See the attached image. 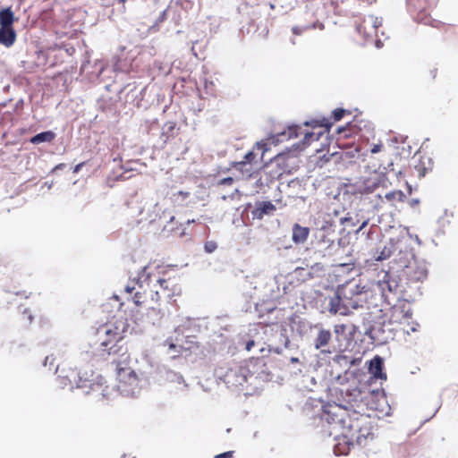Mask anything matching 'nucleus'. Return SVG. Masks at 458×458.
<instances>
[{"label":"nucleus","instance_id":"obj_1","mask_svg":"<svg viewBox=\"0 0 458 458\" xmlns=\"http://www.w3.org/2000/svg\"><path fill=\"white\" fill-rule=\"evenodd\" d=\"M323 420L331 425L330 435L337 440V454H347L355 445L366 447L374 439L370 417L346 406H325Z\"/></svg>","mask_w":458,"mask_h":458},{"label":"nucleus","instance_id":"obj_2","mask_svg":"<svg viewBox=\"0 0 458 458\" xmlns=\"http://www.w3.org/2000/svg\"><path fill=\"white\" fill-rule=\"evenodd\" d=\"M139 282L140 288L146 284L149 288L150 300L156 302L161 298L171 299L182 293L181 276L174 268L151 272L149 267H144L139 274Z\"/></svg>","mask_w":458,"mask_h":458},{"label":"nucleus","instance_id":"obj_3","mask_svg":"<svg viewBox=\"0 0 458 458\" xmlns=\"http://www.w3.org/2000/svg\"><path fill=\"white\" fill-rule=\"evenodd\" d=\"M128 328L129 324L125 317L114 316L111 320L100 325L90 334V343L107 352L109 355L122 353L126 349L118 344L124 338Z\"/></svg>","mask_w":458,"mask_h":458},{"label":"nucleus","instance_id":"obj_4","mask_svg":"<svg viewBox=\"0 0 458 458\" xmlns=\"http://www.w3.org/2000/svg\"><path fill=\"white\" fill-rule=\"evenodd\" d=\"M368 288L366 285L350 281L339 286L335 295L332 297L328 304V311L333 314L347 316L353 310L362 306L367 297Z\"/></svg>","mask_w":458,"mask_h":458},{"label":"nucleus","instance_id":"obj_5","mask_svg":"<svg viewBox=\"0 0 458 458\" xmlns=\"http://www.w3.org/2000/svg\"><path fill=\"white\" fill-rule=\"evenodd\" d=\"M259 360L255 359L228 362L218 368L217 374L228 388L242 386L258 372Z\"/></svg>","mask_w":458,"mask_h":458},{"label":"nucleus","instance_id":"obj_6","mask_svg":"<svg viewBox=\"0 0 458 458\" xmlns=\"http://www.w3.org/2000/svg\"><path fill=\"white\" fill-rule=\"evenodd\" d=\"M131 356L127 350L120 354V358L114 360L113 363L116 366L117 388L124 394H132L138 386V376L129 366Z\"/></svg>","mask_w":458,"mask_h":458},{"label":"nucleus","instance_id":"obj_7","mask_svg":"<svg viewBox=\"0 0 458 458\" xmlns=\"http://www.w3.org/2000/svg\"><path fill=\"white\" fill-rule=\"evenodd\" d=\"M437 3L438 0H406L407 10L417 22L437 28L441 22L432 19L431 13Z\"/></svg>","mask_w":458,"mask_h":458},{"label":"nucleus","instance_id":"obj_8","mask_svg":"<svg viewBox=\"0 0 458 458\" xmlns=\"http://www.w3.org/2000/svg\"><path fill=\"white\" fill-rule=\"evenodd\" d=\"M389 181L384 172L373 171L357 184L356 193L369 194L378 188H386Z\"/></svg>","mask_w":458,"mask_h":458},{"label":"nucleus","instance_id":"obj_9","mask_svg":"<svg viewBox=\"0 0 458 458\" xmlns=\"http://www.w3.org/2000/svg\"><path fill=\"white\" fill-rule=\"evenodd\" d=\"M76 377L79 378L78 381H76L75 378L73 379L74 382H76V386L78 388L88 389L86 394L92 392L101 394L102 396L106 395L107 386L104 385L102 377H99L97 381L94 379L82 378L80 373H77Z\"/></svg>","mask_w":458,"mask_h":458},{"label":"nucleus","instance_id":"obj_10","mask_svg":"<svg viewBox=\"0 0 458 458\" xmlns=\"http://www.w3.org/2000/svg\"><path fill=\"white\" fill-rule=\"evenodd\" d=\"M305 125H311L313 128H322L323 130L318 132H306L303 139L304 144H310L311 141L318 140L320 136L329 131L333 125L332 121L328 118H322L321 120H313L310 123H305Z\"/></svg>","mask_w":458,"mask_h":458},{"label":"nucleus","instance_id":"obj_11","mask_svg":"<svg viewBox=\"0 0 458 458\" xmlns=\"http://www.w3.org/2000/svg\"><path fill=\"white\" fill-rule=\"evenodd\" d=\"M382 25V19L375 16H369L364 19L363 21L358 26V30L360 32L363 31L369 36L377 35V30Z\"/></svg>","mask_w":458,"mask_h":458},{"label":"nucleus","instance_id":"obj_12","mask_svg":"<svg viewBox=\"0 0 458 458\" xmlns=\"http://www.w3.org/2000/svg\"><path fill=\"white\" fill-rule=\"evenodd\" d=\"M276 206L271 201L257 202L255 208L252 210L254 218L262 219L266 215L273 214Z\"/></svg>","mask_w":458,"mask_h":458},{"label":"nucleus","instance_id":"obj_13","mask_svg":"<svg viewBox=\"0 0 458 458\" xmlns=\"http://www.w3.org/2000/svg\"><path fill=\"white\" fill-rule=\"evenodd\" d=\"M335 338L338 342L351 341L354 333V326H347L345 324H338L334 327Z\"/></svg>","mask_w":458,"mask_h":458},{"label":"nucleus","instance_id":"obj_14","mask_svg":"<svg viewBox=\"0 0 458 458\" xmlns=\"http://www.w3.org/2000/svg\"><path fill=\"white\" fill-rule=\"evenodd\" d=\"M292 231V240L295 244L304 243L307 241L310 234V228L306 226H301L298 223H295L293 225Z\"/></svg>","mask_w":458,"mask_h":458},{"label":"nucleus","instance_id":"obj_15","mask_svg":"<svg viewBox=\"0 0 458 458\" xmlns=\"http://www.w3.org/2000/svg\"><path fill=\"white\" fill-rule=\"evenodd\" d=\"M433 169V161L428 156L420 157L416 165H414V170L417 172L419 177L425 176L428 172Z\"/></svg>","mask_w":458,"mask_h":458},{"label":"nucleus","instance_id":"obj_16","mask_svg":"<svg viewBox=\"0 0 458 458\" xmlns=\"http://www.w3.org/2000/svg\"><path fill=\"white\" fill-rule=\"evenodd\" d=\"M16 40V33L13 28H0V44L6 47H12Z\"/></svg>","mask_w":458,"mask_h":458},{"label":"nucleus","instance_id":"obj_17","mask_svg":"<svg viewBox=\"0 0 458 458\" xmlns=\"http://www.w3.org/2000/svg\"><path fill=\"white\" fill-rule=\"evenodd\" d=\"M256 150L260 151V159H262L265 152L267 150V144L266 143H260L258 142L254 146L253 149L251 151H249L243 158V161L248 162V164H251L252 165L257 163L256 157L257 153Z\"/></svg>","mask_w":458,"mask_h":458},{"label":"nucleus","instance_id":"obj_18","mask_svg":"<svg viewBox=\"0 0 458 458\" xmlns=\"http://www.w3.org/2000/svg\"><path fill=\"white\" fill-rule=\"evenodd\" d=\"M331 337L332 335L330 330L320 328L317 337L314 340V347L317 350L326 347L329 344Z\"/></svg>","mask_w":458,"mask_h":458},{"label":"nucleus","instance_id":"obj_19","mask_svg":"<svg viewBox=\"0 0 458 458\" xmlns=\"http://www.w3.org/2000/svg\"><path fill=\"white\" fill-rule=\"evenodd\" d=\"M395 250V246L393 241H389L387 243L384 245V247L380 250V251L377 250L374 254V258L376 260H385L390 258Z\"/></svg>","mask_w":458,"mask_h":458},{"label":"nucleus","instance_id":"obj_20","mask_svg":"<svg viewBox=\"0 0 458 458\" xmlns=\"http://www.w3.org/2000/svg\"><path fill=\"white\" fill-rule=\"evenodd\" d=\"M14 15L10 7L0 11V25L3 28H13Z\"/></svg>","mask_w":458,"mask_h":458},{"label":"nucleus","instance_id":"obj_21","mask_svg":"<svg viewBox=\"0 0 458 458\" xmlns=\"http://www.w3.org/2000/svg\"><path fill=\"white\" fill-rule=\"evenodd\" d=\"M137 284L139 285V288L143 292L136 291L134 296L132 297V301L137 306H141L148 302V298H150V293H148V289L144 286L142 288L140 287L139 279L137 280Z\"/></svg>","mask_w":458,"mask_h":458},{"label":"nucleus","instance_id":"obj_22","mask_svg":"<svg viewBox=\"0 0 458 458\" xmlns=\"http://www.w3.org/2000/svg\"><path fill=\"white\" fill-rule=\"evenodd\" d=\"M383 360L380 357L376 356L370 360L369 372L377 378H382Z\"/></svg>","mask_w":458,"mask_h":458},{"label":"nucleus","instance_id":"obj_23","mask_svg":"<svg viewBox=\"0 0 458 458\" xmlns=\"http://www.w3.org/2000/svg\"><path fill=\"white\" fill-rule=\"evenodd\" d=\"M354 385H356L355 382H354ZM340 391L342 394L344 393L350 396V399H349L350 402H358V401L362 400V396H361L362 391L358 387V386H354L352 388H351V386H348L345 388H341Z\"/></svg>","mask_w":458,"mask_h":458},{"label":"nucleus","instance_id":"obj_24","mask_svg":"<svg viewBox=\"0 0 458 458\" xmlns=\"http://www.w3.org/2000/svg\"><path fill=\"white\" fill-rule=\"evenodd\" d=\"M55 138V132L52 131H47L40 133L36 134L30 139V143L32 144H39L42 142H51Z\"/></svg>","mask_w":458,"mask_h":458},{"label":"nucleus","instance_id":"obj_25","mask_svg":"<svg viewBox=\"0 0 458 458\" xmlns=\"http://www.w3.org/2000/svg\"><path fill=\"white\" fill-rule=\"evenodd\" d=\"M300 127L297 125H290L286 130L277 133V140H284V139L289 140L297 138L299 136Z\"/></svg>","mask_w":458,"mask_h":458},{"label":"nucleus","instance_id":"obj_26","mask_svg":"<svg viewBox=\"0 0 458 458\" xmlns=\"http://www.w3.org/2000/svg\"><path fill=\"white\" fill-rule=\"evenodd\" d=\"M233 168L241 172L247 178L250 177L255 171V168L251 164H248V162L243 160L235 162L233 164Z\"/></svg>","mask_w":458,"mask_h":458},{"label":"nucleus","instance_id":"obj_27","mask_svg":"<svg viewBox=\"0 0 458 458\" xmlns=\"http://www.w3.org/2000/svg\"><path fill=\"white\" fill-rule=\"evenodd\" d=\"M406 274L410 279L413 281H421L427 277V271L425 269L419 267L417 269H413L411 266L407 267Z\"/></svg>","mask_w":458,"mask_h":458},{"label":"nucleus","instance_id":"obj_28","mask_svg":"<svg viewBox=\"0 0 458 458\" xmlns=\"http://www.w3.org/2000/svg\"><path fill=\"white\" fill-rule=\"evenodd\" d=\"M385 198L388 201H399L403 202L405 199V195L402 191H393L386 194Z\"/></svg>","mask_w":458,"mask_h":458},{"label":"nucleus","instance_id":"obj_29","mask_svg":"<svg viewBox=\"0 0 458 458\" xmlns=\"http://www.w3.org/2000/svg\"><path fill=\"white\" fill-rule=\"evenodd\" d=\"M345 114H350V112L343 108H336L332 112V117L329 119H333L332 123L338 122L344 117Z\"/></svg>","mask_w":458,"mask_h":458},{"label":"nucleus","instance_id":"obj_30","mask_svg":"<svg viewBox=\"0 0 458 458\" xmlns=\"http://www.w3.org/2000/svg\"><path fill=\"white\" fill-rule=\"evenodd\" d=\"M176 127V123L174 121H168L164 124L163 129L165 131V134L171 135Z\"/></svg>","mask_w":458,"mask_h":458},{"label":"nucleus","instance_id":"obj_31","mask_svg":"<svg viewBox=\"0 0 458 458\" xmlns=\"http://www.w3.org/2000/svg\"><path fill=\"white\" fill-rule=\"evenodd\" d=\"M354 131V130L349 125L348 128L341 127L338 129V133L340 135H343L344 138L351 137L352 133Z\"/></svg>","mask_w":458,"mask_h":458},{"label":"nucleus","instance_id":"obj_32","mask_svg":"<svg viewBox=\"0 0 458 458\" xmlns=\"http://www.w3.org/2000/svg\"><path fill=\"white\" fill-rule=\"evenodd\" d=\"M204 248L208 253H211L216 249V244L212 241L207 242L204 245Z\"/></svg>","mask_w":458,"mask_h":458},{"label":"nucleus","instance_id":"obj_33","mask_svg":"<svg viewBox=\"0 0 458 458\" xmlns=\"http://www.w3.org/2000/svg\"><path fill=\"white\" fill-rule=\"evenodd\" d=\"M22 318L26 320L27 322L30 323L33 320V315L31 311L29 309H25L22 311Z\"/></svg>","mask_w":458,"mask_h":458},{"label":"nucleus","instance_id":"obj_34","mask_svg":"<svg viewBox=\"0 0 458 458\" xmlns=\"http://www.w3.org/2000/svg\"><path fill=\"white\" fill-rule=\"evenodd\" d=\"M233 451H228L215 456V458H233Z\"/></svg>","mask_w":458,"mask_h":458},{"label":"nucleus","instance_id":"obj_35","mask_svg":"<svg viewBox=\"0 0 458 458\" xmlns=\"http://www.w3.org/2000/svg\"><path fill=\"white\" fill-rule=\"evenodd\" d=\"M233 182V179L232 177H226L220 181V184L231 185Z\"/></svg>","mask_w":458,"mask_h":458},{"label":"nucleus","instance_id":"obj_36","mask_svg":"<svg viewBox=\"0 0 458 458\" xmlns=\"http://www.w3.org/2000/svg\"><path fill=\"white\" fill-rule=\"evenodd\" d=\"M382 145L381 144H375L373 148H371V153L376 154L381 150Z\"/></svg>","mask_w":458,"mask_h":458},{"label":"nucleus","instance_id":"obj_37","mask_svg":"<svg viewBox=\"0 0 458 458\" xmlns=\"http://www.w3.org/2000/svg\"><path fill=\"white\" fill-rule=\"evenodd\" d=\"M255 345V342L253 340H249L245 344L246 351H250L251 348Z\"/></svg>","mask_w":458,"mask_h":458},{"label":"nucleus","instance_id":"obj_38","mask_svg":"<svg viewBox=\"0 0 458 458\" xmlns=\"http://www.w3.org/2000/svg\"><path fill=\"white\" fill-rule=\"evenodd\" d=\"M84 165H85V163H84V162H81V163H80V164L76 165L74 166V168H73V173H74V174L78 173V172L82 168V166H83Z\"/></svg>","mask_w":458,"mask_h":458},{"label":"nucleus","instance_id":"obj_39","mask_svg":"<svg viewBox=\"0 0 458 458\" xmlns=\"http://www.w3.org/2000/svg\"><path fill=\"white\" fill-rule=\"evenodd\" d=\"M429 75L431 76L432 79H435L436 76H437V69L434 68L432 70L429 71Z\"/></svg>","mask_w":458,"mask_h":458},{"label":"nucleus","instance_id":"obj_40","mask_svg":"<svg viewBox=\"0 0 458 458\" xmlns=\"http://www.w3.org/2000/svg\"><path fill=\"white\" fill-rule=\"evenodd\" d=\"M178 195L182 196L183 199H186L187 197H189L190 194H189V192L180 191H178Z\"/></svg>","mask_w":458,"mask_h":458},{"label":"nucleus","instance_id":"obj_41","mask_svg":"<svg viewBox=\"0 0 458 458\" xmlns=\"http://www.w3.org/2000/svg\"><path fill=\"white\" fill-rule=\"evenodd\" d=\"M134 290H135V286H130V285H127V286L125 287V291H126L128 293H131Z\"/></svg>","mask_w":458,"mask_h":458},{"label":"nucleus","instance_id":"obj_42","mask_svg":"<svg viewBox=\"0 0 458 458\" xmlns=\"http://www.w3.org/2000/svg\"><path fill=\"white\" fill-rule=\"evenodd\" d=\"M293 32L296 35H300L301 33V30L298 27H293Z\"/></svg>","mask_w":458,"mask_h":458},{"label":"nucleus","instance_id":"obj_43","mask_svg":"<svg viewBox=\"0 0 458 458\" xmlns=\"http://www.w3.org/2000/svg\"><path fill=\"white\" fill-rule=\"evenodd\" d=\"M367 225H368V221H364V222L360 225V226L359 227V229H358L357 231H358V232H360V231L363 230V229L367 226Z\"/></svg>","mask_w":458,"mask_h":458},{"label":"nucleus","instance_id":"obj_44","mask_svg":"<svg viewBox=\"0 0 458 458\" xmlns=\"http://www.w3.org/2000/svg\"><path fill=\"white\" fill-rule=\"evenodd\" d=\"M65 166V164H58L57 165L55 166L54 170H59V169H63L64 167Z\"/></svg>","mask_w":458,"mask_h":458},{"label":"nucleus","instance_id":"obj_45","mask_svg":"<svg viewBox=\"0 0 458 458\" xmlns=\"http://www.w3.org/2000/svg\"><path fill=\"white\" fill-rule=\"evenodd\" d=\"M176 347H177V346H176L174 344H173V343H169V349H170V350L176 349Z\"/></svg>","mask_w":458,"mask_h":458},{"label":"nucleus","instance_id":"obj_46","mask_svg":"<svg viewBox=\"0 0 458 458\" xmlns=\"http://www.w3.org/2000/svg\"><path fill=\"white\" fill-rule=\"evenodd\" d=\"M139 208V214H141L142 212V208L140 206L138 207Z\"/></svg>","mask_w":458,"mask_h":458},{"label":"nucleus","instance_id":"obj_47","mask_svg":"<svg viewBox=\"0 0 458 458\" xmlns=\"http://www.w3.org/2000/svg\"><path fill=\"white\" fill-rule=\"evenodd\" d=\"M127 0H119V3L124 4Z\"/></svg>","mask_w":458,"mask_h":458}]
</instances>
